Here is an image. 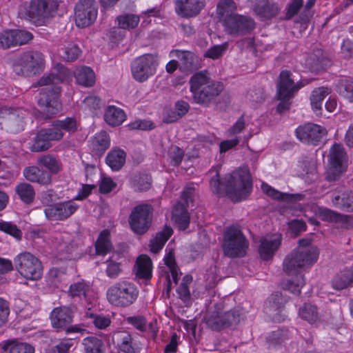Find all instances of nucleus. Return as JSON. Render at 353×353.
<instances>
[{
    "mask_svg": "<svg viewBox=\"0 0 353 353\" xmlns=\"http://www.w3.org/2000/svg\"><path fill=\"white\" fill-rule=\"evenodd\" d=\"M216 165L208 174L211 175L210 186L211 190L219 196H226L232 201L238 202L245 199L252 189L251 175L248 166H242L232 173L220 179Z\"/></svg>",
    "mask_w": 353,
    "mask_h": 353,
    "instance_id": "1",
    "label": "nucleus"
},
{
    "mask_svg": "<svg viewBox=\"0 0 353 353\" xmlns=\"http://www.w3.org/2000/svg\"><path fill=\"white\" fill-rule=\"evenodd\" d=\"M68 74L67 69L62 67L59 74L52 73L42 77L38 81V85L47 86L41 90L38 99V105L44 114V119L50 118L61 111V103L59 101L61 88L57 84L65 79Z\"/></svg>",
    "mask_w": 353,
    "mask_h": 353,
    "instance_id": "2",
    "label": "nucleus"
},
{
    "mask_svg": "<svg viewBox=\"0 0 353 353\" xmlns=\"http://www.w3.org/2000/svg\"><path fill=\"white\" fill-rule=\"evenodd\" d=\"M76 129V121L72 118L56 121L52 128L39 131L30 148L33 152L45 151L50 147L51 141H59L63 138L62 130L70 132L75 131Z\"/></svg>",
    "mask_w": 353,
    "mask_h": 353,
    "instance_id": "3",
    "label": "nucleus"
},
{
    "mask_svg": "<svg viewBox=\"0 0 353 353\" xmlns=\"http://www.w3.org/2000/svg\"><path fill=\"white\" fill-rule=\"evenodd\" d=\"M55 198L56 194L52 189L43 192L41 196V202L45 207L43 212L48 221H65L74 214L79 208V205L74 200L54 203Z\"/></svg>",
    "mask_w": 353,
    "mask_h": 353,
    "instance_id": "4",
    "label": "nucleus"
},
{
    "mask_svg": "<svg viewBox=\"0 0 353 353\" xmlns=\"http://www.w3.org/2000/svg\"><path fill=\"white\" fill-rule=\"evenodd\" d=\"M57 8L55 0H30L21 6L19 14L36 26H43L52 17Z\"/></svg>",
    "mask_w": 353,
    "mask_h": 353,
    "instance_id": "5",
    "label": "nucleus"
},
{
    "mask_svg": "<svg viewBox=\"0 0 353 353\" xmlns=\"http://www.w3.org/2000/svg\"><path fill=\"white\" fill-rule=\"evenodd\" d=\"M319 254L316 247H298L283 260V271L288 275L296 274L312 265L317 261Z\"/></svg>",
    "mask_w": 353,
    "mask_h": 353,
    "instance_id": "6",
    "label": "nucleus"
},
{
    "mask_svg": "<svg viewBox=\"0 0 353 353\" xmlns=\"http://www.w3.org/2000/svg\"><path fill=\"white\" fill-rule=\"evenodd\" d=\"M139 294V289L134 283L123 280L114 283L108 288L106 298L112 305L127 307L137 301Z\"/></svg>",
    "mask_w": 353,
    "mask_h": 353,
    "instance_id": "7",
    "label": "nucleus"
},
{
    "mask_svg": "<svg viewBox=\"0 0 353 353\" xmlns=\"http://www.w3.org/2000/svg\"><path fill=\"white\" fill-rule=\"evenodd\" d=\"M249 243L238 225L225 228L223 234V250L227 256L243 257L246 254Z\"/></svg>",
    "mask_w": 353,
    "mask_h": 353,
    "instance_id": "8",
    "label": "nucleus"
},
{
    "mask_svg": "<svg viewBox=\"0 0 353 353\" xmlns=\"http://www.w3.org/2000/svg\"><path fill=\"white\" fill-rule=\"evenodd\" d=\"M214 307V310L205 317L207 326L212 330L219 331L239 323L240 314L237 310L223 312L224 305L222 302L216 303Z\"/></svg>",
    "mask_w": 353,
    "mask_h": 353,
    "instance_id": "9",
    "label": "nucleus"
},
{
    "mask_svg": "<svg viewBox=\"0 0 353 353\" xmlns=\"http://www.w3.org/2000/svg\"><path fill=\"white\" fill-rule=\"evenodd\" d=\"M45 66L44 55L37 50L23 53L13 65V70L17 75L31 76L41 72Z\"/></svg>",
    "mask_w": 353,
    "mask_h": 353,
    "instance_id": "10",
    "label": "nucleus"
},
{
    "mask_svg": "<svg viewBox=\"0 0 353 353\" xmlns=\"http://www.w3.org/2000/svg\"><path fill=\"white\" fill-rule=\"evenodd\" d=\"M14 266L16 270L26 279L38 280L43 274L41 262L28 252L17 255L14 259Z\"/></svg>",
    "mask_w": 353,
    "mask_h": 353,
    "instance_id": "11",
    "label": "nucleus"
},
{
    "mask_svg": "<svg viewBox=\"0 0 353 353\" xmlns=\"http://www.w3.org/2000/svg\"><path fill=\"white\" fill-rule=\"evenodd\" d=\"M158 63V57L154 54H145L136 58L131 65L133 78L139 82L145 81L156 73Z\"/></svg>",
    "mask_w": 353,
    "mask_h": 353,
    "instance_id": "12",
    "label": "nucleus"
},
{
    "mask_svg": "<svg viewBox=\"0 0 353 353\" xmlns=\"http://www.w3.org/2000/svg\"><path fill=\"white\" fill-rule=\"evenodd\" d=\"M73 318V310L67 306L54 308L50 315L52 327L57 332L65 331L66 334H70L83 331L84 330L78 325H70Z\"/></svg>",
    "mask_w": 353,
    "mask_h": 353,
    "instance_id": "13",
    "label": "nucleus"
},
{
    "mask_svg": "<svg viewBox=\"0 0 353 353\" xmlns=\"http://www.w3.org/2000/svg\"><path fill=\"white\" fill-rule=\"evenodd\" d=\"M223 26L227 34L232 37H239L250 33L255 28L256 24L248 16L230 14L223 19Z\"/></svg>",
    "mask_w": 353,
    "mask_h": 353,
    "instance_id": "14",
    "label": "nucleus"
},
{
    "mask_svg": "<svg viewBox=\"0 0 353 353\" xmlns=\"http://www.w3.org/2000/svg\"><path fill=\"white\" fill-rule=\"evenodd\" d=\"M304 86L302 83L295 84L290 79V72L287 70L282 71L280 74V80L277 85V94L281 102L277 105V111L283 112L290 108L289 99H291L294 92Z\"/></svg>",
    "mask_w": 353,
    "mask_h": 353,
    "instance_id": "15",
    "label": "nucleus"
},
{
    "mask_svg": "<svg viewBox=\"0 0 353 353\" xmlns=\"http://www.w3.org/2000/svg\"><path fill=\"white\" fill-rule=\"evenodd\" d=\"M152 208L148 204H141L136 206L129 217L130 225L135 233L143 234L145 233L150 225Z\"/></svg>",
    "mask_w": 353,
    "mask_h": 353,
    "instance_id": "16",
    "label": "nucleus"
},
{
    "mask_svg": "<svg viewBox=\"0 0 353 353\" xmlns=\"http://www.w3.org/2000/svg\"><path fill=\"white\" fill-rule=\"evenodd\" d=\"M75 23L79 28H85L92 24L98 14L94 0H80L75 6Z\"/></svg>",
    "mask_w": 353,
    "mask_h": 353,
    "instance_id": "17",
    "label": "nucleus"
},
{
    "mask_svg": "<svg viewBox=\"0 0 353 353\" xmlns=\"http://www.w3.org/2000/svg\"><path fill=\"white\" fill-rule=\"evenodd\" d=\"M327 134L325 128L314 123L301 125L296 130V135L302 143L316 145Z\"/></svg>",
    "mask_w": 353,
    "mask_h": 353,
    "instance_id": "18",
    "label": "nucleus"
},
{
    "mask_svg": "<svg viewBox=\"0 0 353 353\" xmlns=\"http://www.w3.org/2000/svg\"><path fill=\"white\" fill-rule=\"evenodd\" d=\"M170 57L178 59L179 68L182 72H190L200 66L199 57L191 51L173 50L170 52Z\"/></svg>",
    "mask_w": 353,
    "mask_h": 353,
    "instance_id": "19",
    "label": "nucleus"
},
{
    "mask_svg": "<svg viewBox=\"0 0 353 353\" xmlns=\"http://www.w3.org/2000/svg\"><path fill=\"white\" fill-rule=\"evenodd\" d=\"M174 5L178 15L190 18L201 12L205 7V0H176Z\"/></svg>",
    "mask_w": 353,
    "mask_h": 353,
    "instance_id": "20",
    "label": "nucleus"
},
{
    "mask_svg": "<svg viewBox=\"0 0 353 353\" xmlns=\"http://www.w3.org/2000/svg\"><path fill=\"white\" fill-rule=\"evenodd\" d=\"M347 168V156H330L326 172V179L329 181H337Z\"/></svg>",
    "mask_w": 353,
    "mask_h": 353,
    "instance_id": "21",
    "label": "nucleus"
},
{
    "mask_svg": "<svg viewBox=\"0 0 353 353\" xmlns=\"http://www.w3.org/2000/svg\"><path fill=\"white\" fill-rule=\"evenodd\" d=\"M259 254L263 260L273 257L281 244L280 236H270L261 238L259 241Z\"/></svg>",
    "mask_w": 353,
    "mask_h": 353,
    "instance_id": "22",
    "label": "nucleus"
},
{
    "mask_svg": "<svg viewBox=\"0 0 353 353\" xmlns=\"http://www.w3.org/2000/svg\"><path fill=\"white\" fill-rule=\"evenodd\" d=\"M223 89V87L221 83L212 81L201 90L194 101L196 103L207 105L219 95Z\"/></svg>",
    "mask_w": 353,
    "mask_h": 353,
    "instance_id": "23",
    "label": "nucleus"
},
{
    "mask_svg": "<svg viewBox=\"0 0 353 353\" xmlns=\"http://www.w3.org/2000/svg\"><path fill=\"white\" fill-rule=\"evenodd\" d=\"M23 175L25 179L32 183L41 185H49L52 182L50 174L41 170L35 165L28 166L24 168Z\"/></svg>",
    "mask_w": 353,
    "mask_h": 353,
    "instance_id": "24",
    "label": "nucleus"
},
{
    "mask_svg": "<svg viewBox=\"0 0 353 353\" xmlns=\"http://www.w3.org/2000/svg\"><path fill=\"white\" fill-rule=\"evenodd\" d=\"M103 119L110 126L117 127L126 120V114L121 108L115 105H108L105 109Z\"/></svg>",
    "mask_w": 353,
    "mask_h": 353,
    "instance_id": "25",
    "label": "nucleus"
},
{
    "mask_svg": "<svg viewBox=\"0 0 353 353\" xmlns=\"http://www.w3.org/2000/svg\"><path fill=\"white\" fill-rule=\"evenodd\" d=\"M332 205L341 210L353 212V192L339 191L332 197Z\"/></svg>",
    "mask_w": 353,
    "mask_h": 353,
    "instance_id": "26",
    "label": "nucleus"
},
{
    "mask_svg": "<svg viewBox=\"0 0 353 353\" xmlns=\"http://www.w3.org/2000/svg\"><path fill=\"white\" fill-rule=\"evenodd\" d=\"M319 217L323 221L348 224L353 222V215L342 214L326 208H320Z\"/></svg>",
    "mask_w": 353,
    "mask_h": 353,
    "instance_id": "27",
    "label": "nucleus"
},
{
    "mask_svg": "<svg viewBox=\"0 0 353 353\" xmlns=\"http://www.w3.org/2000/svg\"><path fill=\"white\" fill-rule=\"evenodd\" d=\"M288 299L285 295L281 292H276L272 294L268 299L266 305V312L272 316L274 319H277L275 315L279 314L288 302Z\"/></svg>",
    "mask_w": 353,
    "mask_h": 353,
    "instance_id": "28",
    "label": "nucleus"
},
{
    "mask_svg": "<svg viewBox=\"0 0 353 353\" xmlns=\"http://www.w3.org/2000/svg\"><path fill=\"white\" fill-rule=\"evenodd\" d=\"M212 80L205 71L196 72L190 79V90L192 94L193 99L200 93L201 90Z\"/></svg>",
    "mask_w": 353,
    "mask_h": 353,
    "instance_id": "29",
    "label": "nucleus"
},
{
    "mask_svg": "<svg viewBox=\"0 0 353 353\" xmlns=\"http://www.w3.org/2000/svg\"><path fill=\"white\" fill-rule=\"evenodd\" d=\"M112 342L123 353H134L132 338L126 331H117L112 335Z\"/></svg>",
    "mask_w": 353,
    "mask_h": 353,
    "instance_id": "30",
    "label": "nucleus"
},
{
    "mask_svg": "<svg viewBox=\"0 0 353 353\" xmlns=\"http://www.w3.org/2000/svg\"><path fill=\"white\" fill-rule=\"evenodd\" d=\"M28 115V112L26 110L21 108L15 109L5 127L10 132L14 133L23 130L25 123L24 120Z\"/></svg>",
    "mask_w": 353,
    "mask_h": 353,
    "instance_id": "31",
    "label": "nucleus"
},
{
    "mask_svg": "<svg viewBox=\"0 0 353 353\" xmlns=\"http://www.w3.org/2000/svg\"><path fill=\"white\" fill-rule=\"evenodd\" d=\"M353 283V270L344 269L336 273L332 280L334 289L341 290L352 285Z\"/></svg>",
    "mask_w": 353,
    "mask_h": 353,
    "instance_id": "32",
    "label": "nucleus"
},
{
    "mask_svg": "<svg viewBox=\"0 0 353 353\" xmlns=\"http://www.w3.org/2000/svg\"><path fill=\"white\" fill-rule=\"evenodd\" d=\"M261 189L268 196L279 201H297L302 200L304 197V195L301 194H289L282 193L265 183H262Z\"/></svg>",
    "mask_w": 353,
    "mask_h": 353,
    "instance_id": "33",
    "label": "nucleus"
},
{
    "mask_svg": "<svg viewBox=\"0 0 353 353\" xmlns=\"http://www.w3.org/2000/svg\"><path fill=\"white\" fill-rule=\"evenodd\" d=\"M136 268V274L139 278L150 279L152 277V263L148 256L140 255L137 259Z\"/></svg>",
    "mask_w": 353,
    "mask_h": 353,
    "instance_id": "34",
    "label": "nucleus"
},
{
    "mask_svg": "<svg viewBox=\"0 0 353 353\" xmlns=\"http://www.w3.org/2000/svg\"><path fill=\"white\" fill-rule=\"evenodd\" d=\"M77 82L85 87H91L95 83V75L93 70L87 66L77 68L74 72Z\"/></svg>",
    "mask_w": 353,
    "mask_h": 353,
    "instance_id": "35",
    "label": "nucleus"
},
{
    "mask_svg": "<svg viewBox=\"0 0 353 353\" xmlns=\"http://www.w3.org/2000/svg\"><path fill=\"white\" fill-rule=\"evenodd\" d=\"M112 248L110 232L108 230H102L95 243L97 254L102 256L106 255L112 250Z\"/></svg>",
    "mask_w": 353,
    "mask_h": 353,
    "instance_id": "36",
    "label": "nucleus"
},
{
    "mask_svg": "<svg viewBox=\"0 0 353 353\" xmlns=\"http://www.w3.org/2000/svg\"><path fill=\"white\" fill-rule=\"evenodd\" d=\"M172 232V229L170 227L165 226L163 230L157 232L155 237L150 241V251L154 254L158 253L171 236Z\"/></svg>",
    "mask_w": 353,
    "mask_h": 353,
    "instance_id": "37",
    "label": "nucleus"
},
{
    "mask_svg": "<svg viewBox=\"0 0 353 353\" xmlns=\"http://www.w3.org/2000/svg\"><path fill=\"white\" fill-rule=\"evenodd\" d=\"M254 12L263 19H270L275 16L278 12V7L267 1L262 0L254 8Z\"/></svg>",
    "mask_w": 353,
    "mask_h": 353,
    "instance_id": "38",
    "label": "nucleus"
},
{
    "mask_svg": "<svg viewBox=\"0 0 353 353\" xmlns=\"http://www.w3.org/2000/svg\"><path fill=\"white\" fill-rule=\"evenodd\" d=\"M110 139L105 131L96 134L91 140L90 147L96 152H104L110 146Z\"/></svg>",
    "mask_w": 353,
    "mask_h": 353,
    "instance_id": "39",
    "label": "nucleus"
},
{
    "mask_svg": "<svg viewBox=\"0 0 353 353\" xmlns=\"http://www.w3.org/2000/svg\"><path fill=\"white\" fill-rule=\"evenodd\" d=\"M83 353H103V341L96 336H88L82 341Z\"/></svg>",
    "mask_w": 353,
    "mask_h": 353,
    "instance_id": "40",
    "label": "nucleus"
},
{
    "mask_svg": "<svg viewBox=\"0 0 353 353\" xmlns=\"http://www.w3.org/2000/svg\"><path fill=\"white\" fill-rule=\"evenodd\" d=\"M311 70L319 71L325 70L330 65V61L323 54L322 51L316 50L307 60Z\"/></svg>",
    "mask_w": 353,
    "mask_h": 353,
    "instance_id": "41",
    "label": "nucleus"
},
{
    "mask_svg": "<svg viewBox=\"0 0 353 353\" xmlns=\"http://www.w3.org/2000/svg\"><path fill=\"white\" fill-rule=\"evenodd\" d=\"M299 316L309 323H314L319 319L317 307L311 303H305L299 310Z\"/></svg>",
    "mask_w": 353,
    "mask_h": 353,
    "instance_id": "42",
    "label": "nucleus"
},
{
    "mask_svg": "<svg viewBox=\"0 0 353 353\" xmlns=\"http://www.w3.org/2000/svg\"><path fill=\"white\" fill-rule=\"evenodd\" d=\"M330 93V89L321 87L314 90L310 97L311 105L314 111L321 110L325 98Z\"/></svg>",
    "mask_w": 353,
    "mask_h": 353,
    "instance_id": "43",
    "label": "nucleus"
},
{
    "mask_svg": "<svg viewBox=\"0 0 353 353\" xmlns=\"http://www.w3.org/2000/svg\"><path fill=\"white\" fill-rule=\"evenodd\" d=\"M16 192L21 200L26 204H31L35 197V192L32 185L21 183L16 187Z\"/></svg>",
    "mask_w": 353,
    "mask_h": 353,
    "instance_id": "44",
    "label": "nucleus"
},
{
    "mask_svg": "<svg viewBox=\"0 0 353 353\" xmlns=\"http://www.w3.org/2000/svg\"><path fill=\"white\" fill-rule=\"evenodd\" d=\"M337 92L343 98L353 103V80L349 78L341 79L337 85Z\"/></svg>",
    "mask_w": 353,
    "mask_h": 353,
    "instance_id": "45",
    "label": "nucleus"
},
{
    "mask_svg": "<svg viewBox=\"0 0 353 353\" xmlns=\"http://www.w3.org/2000/svg\"><path fill=\"white\" fill-rule=\"evenodd\" d=\"M118 27L123 30H131L135 28L140 21L138 15L133 14H122L117 18Z\"/></svg>",
    "mask_w": 353,
    "mask_h": 353,
    "instance_id": "46",
    "label": "nucleus"
},
{
    "mask_svg": "<svg viewBox=\"0 0 353 353\" xmlns=\"http://www.w3.org/2000/svg\"><path fill=\"white\" fill-rule=\"evenodd\" d=\"M37 163L47 168L52 174H57L61 169V163L54 156H41Z\"/></svg>",
    "mask_w": 353,
    "mask_h": 353,
    "instance_id": "47",
    "label": "nucleus"
},
{
    "mask_svg": "<svg viewBox=\"0 0 353 353\" xmlns=\"http://www.w3.org/2000/svg\"><path fill=\"white\" fill-rule=\"evenodd\" d=\"M289 339L288 330L281 329L272 332L267 337V342L270 346L276 347Z\"/></svg>",
    "mask_w": 353,
    "mask_h": 353,
    "instance_id": "48",
    "label": "nucleus"
},
{
    "mask_svg": "<svg viewBox=\"0 0 353 353\" xmlns=\"http://www.w3.org/2000/svg\"><path fill=\"white\" fill-rule=\"evenodd\" d=\"M0 231L12 236L17 241H21L22 239V231L11 221L0 220Z\"/></svg>",
    "mask_w": 353,
    "mask_h": 353,
    "instance_id": "49",
    "label": "nucleus"
},
{
    "mask_svg": "<svg viewBox=\"0 0 353 353\" xmlns=\"http://www.w3.org/2000/svg\"><path fill=\"white\" fill-rule=\"evenodd\" d=\"M290 276H295L292 280H288L285 283V288L292 293L299 295L301 294V289L305 285V279L303 274L297 272Z\"/></svg>",
    "mask_w": 353,
    "mask_h": 353,
    "instance_id": "50",
    "label": "nucleus"
},
{
    "mask_svg": "<svg viewBox=\"0 0 353 353\" xmlns=\"http://www.w3.org/2000/svg\"><path fill=\"white\" fill-rule=\"evenodd\" d=\"M192 276L187 274L183 276L181 283L176 289L179 298L181 299L184 303H186L190 300L191 294L188 285L192 283Z\"/></svg>",
    "mask_w": 353,
    "mask_h": 353,
    "instance_id": "51",
    "label": "nucleus"
},
{
    "mask_svg": "<svg viewBox=\"0 0 353 353\" xmlns=\"http://www.w3.org/2000/svg\"><path fill=\"white\" fill-rule=\"evenodd\" d=\"M102 105L101 99L94 95L88 96L82 102V109L90 114H94Z\"/></svg>",
    "mask_w": 353,
    "mask_h": 353,
    "instance_id": "52",
    "label": "nucleus"
},
{
    "mask_svg": "<svg viewBox=\"0 0 353 353\" xmlns=\"http://www.w3.org/2000/svg\"><path fill=\"white\" fill-rule=\"evenodd\" d=\"M80 53L79 48L73 43L68 44L59 50L60 57L66 61H74L79 57Z\"/></svg>",
    "mask_w": 353,
    "mask_h": 353,
    "instance_id": "53",
    "label": "nucleus"
},
{
    "mask_svg": "<svg viewBox=\"0 0 353 353\" xmlns=\"http://www.w3.org/2000/svg\"><path fill=\"white\" fill-rule=\"evenodd\" d=\"M3 349L8 353H34L32 346L27 343H17L14 341L8 342L4 345Z\"/></svg>",
    "mask_w": 353,
    "mask_h": 353,
    "instance_id": "54",
    "label": "nucleus"
},
{
    "mask_svg": "<svg viewBox=\"0 0 353 353\" xmlns=\"http://www.w3.org/2000/svg\"><path fill=\"white\" fill-rule=\"evenodd\" d=\"M152 178L148 174L141 173L133 180V186L136 190L146 191L151 188Z\"/></svg>",
    "mask_w": 353,
    "mask_h": 353,
    "instance_id": "55",
    "label": "nucleus"
},
{
    "mask_svg": "<svg viewBox=\"0 0 353 353\" xmlns=\"http://www.w3.org/2000/svg\"><path fill=\"white\" fill-rule=\"evenodd\" d=\"M176 113L172 112V115H170L166 119L168 123L174 122L179 119L181 118L188 110L189 104L183 101H178L175 105Z\"/></svg>",
    "mask_w": 353,
    "mask_h": 353,
    "instance_id": "56",
    "label": "nucleus"
},
{
    "mask_svg": "<svg viewBox=\"0 0 353 353\" xmlns=\"http://www.w3.org/2000/svg\"><path fill=\"white\" fill-rule=\"evenodd\" d=\"M228 43H222L221 45H215L209 48L204 54L205 57L216 59L221 57L228 49Z\"/></svg>",
    "mask_w": 353,
    "mask_h": 353,
    "instance_id": "57",
    "label": "nucleus"
},
{
    "mask_svg": "<svg viewBox=\"0 0 353 353\" xmlns=\"http://www.w3.org/2000/svg\"><path fill=\"white\" fill-rule=\"evenodd\" d=\"M12 31L15 46L26 44L33 37L32 33L28 31L22 30H12Z\"/></svg>",
    "mask_w": 353,
    "mask_h": 353,
    "instance_id": "58",
    "label": "nucleus"
},
{
    "mask_svg": "<svg viewBox=\"0 0 353 353\" xmlns=\"http://www.w3.org/2000/svg\"><path fill=\"white\" fill-rule=\"evenodd\" d=\"M105 162L113 170H119L125 163V156H106Z\"/></svg>",
    "mask_w": 353,
    "mask_h": 353,
    "instance_id": "59",
    "label": "nucleus"
},
{
    "mask_svg": "<svg viewBox=\"0 0 353 353\" xmlns=\"http://www.w3.org/2000/svg\"><path fill=\"white\" fill-rule=\"evenodd\" d=\"M107 268L105 270L106 275L110 279H117L121 273L120 263H117L109 259L107 262Z\"/></svg>",
    "mask_w": 353,
    "mask_h": 353,
    "instance_id": "60",
    "label": "nucleus"
},
{
    "mask_svg": "<svg viewBox=\"0 0 353 353\" xmlns=\"http://www.w3.org/2000/svg\"><path fill=\"white\" fill-rule=\"evenodd\" d=\"M0 46L3 48L15 46L12 30H5L0 34Z\"/></svg>",
    "mask_w": 353,
    "mask_h": 353,
    "instance_id": "61",
    "label": "nucleus"
},
{
    "mask_svg": "<svg viewBox=\"0 0 353 353\" xmlns=\"http://www.w3.org/2000/svg\"><path fill=\"white\" fill-rule=\"evenodd\" d=\"M86 290L87 285L84 282H77L70 285L68 293L73 297L85 296Z\"/></svg>",
    "mask_w": 353,
    "mask_h": 353,
    "instance_id": "62",
    "label": "nucleus"
},
{
    "mask_svg": "<svg viewBox=\"0 0 353 353\" xmlns=\"http://www.w3.org/2000/svg\"><path fill=\"white\" fill-rule=\"evenodd\" d=\"M341 50L345 59L353 58V41L345 39L341 44Z\"/></svg>",
    "mask_w": 353,
    "mask_h": 353,
    "instance_id": "63",
    "label": "nucleus"
},
{
    "mask_svg": "<svg viewBox=\"0 0 353 353\" xmlns=\"http://www.w3.org/2000/svg\"><path fill=\"white\" fill-rule=\"evenodd\" d=\"M72 343L70 340H64L53 347L48 353H68Z\"/></svg>",
    "mask_w": 353,
    "mask_h": 353,
    "instance_id": "64",
    "label": "nucleus"
}]
</instances>
